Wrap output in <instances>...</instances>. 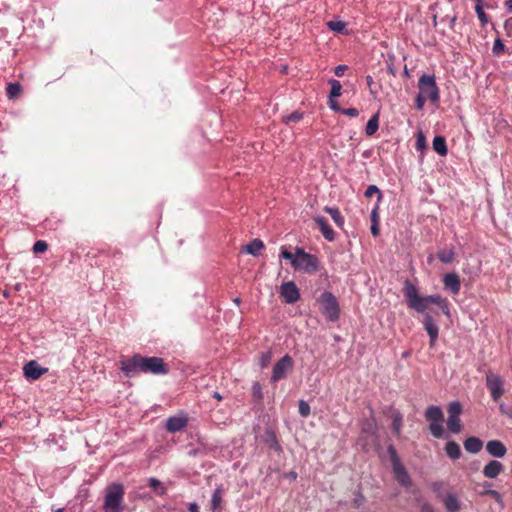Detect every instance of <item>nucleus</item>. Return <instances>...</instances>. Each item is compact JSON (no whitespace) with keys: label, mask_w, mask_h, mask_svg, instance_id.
I'll use <instances>...</instances> for the list:
<instances>
[{"label":"nucleus","mask_w":512,"mask_h":512,"mask_svg":"<svg viewBox=\"0 0 512 512\" xmlns=\"http://www.w3.org/2000/svg\"><path fill=\"white\" fill-rule=\"evenodd\" d=\"M319 228L326 240L333 241L335 239V231L332 229V226H319Z\"/></svg>","instance_id":"36"},{"label":"nucleus","mask_w":512,"mask_h":512,"mask_svg":"<svg viewBox=\"0 0 512 512\" xmlns=\"http://www.w3.org/2000/svg\"><path fill=\"white\" fill-rule=\"evenodd\" d=\"M379 216L377 212V207H375L371 212V224H378Z\"/></svg>","instance_id":"51"},{"label":"nucleus","mask_w":512,"mask_h":512,"mask_svg":"<svg viewBox=\"0 0 512 512\" xmlns=\"http://www.w3.org/2000/svg\"><path fill=\"white\" fill-rule=\"evenodd\" d=\"M328 105L331 110L350 117H357L359 115V111L356 108H342L336 100L328 101Z\"/></svg>","instance_id":"21"},{"label":"nucleus","mask_w":512,"mask_h":512,"mask_svg":"<svg viewBox=\"0 0 512 512\" xmlns=\"http://www.w3.org/2000/svg\"><path fill=\"white\" fill-rule=\"evenodd\" d=\"M124 486L113 482L106 487L103 503V512H122L124 502Z\"/></svg>","instance_id":"4"},{"label":"nucleus","mask_w":512,"mask_h":512,"mask_svg":"<svg viewBox=\"0 0 512 512\" xmlns=\"http://www.w3.org/2000/svg\"><path fill=\"white\" fill-rule=\"evenodd\" d=\"M445 507L449 512H457L460 509L458 499L449 494L445 499Z\"/></svg>","instance_id":"31"},{"label":"nucleus","mask_w":512,"mask_h":512,"mask_svg":"<svg viewBox=\"0 0 512 512\" xmlns=\"http://www.w3.org/2000/svg\"><path fill=\"white\" fill-rule=\"evenodd\" d=\"M47 249H48V244L46 243V241H43V240H37L32 247V251L35 254L44 253L47 251Z\"/></svg>","instance_id":"38"},{"label":"nucleus","mask_w":512,"mask_h":512,"mask_svg":"<svg viewBox=\"0 0 512 512\" xmlns=\"http://www.w3.org/2000/svg\"><path fill=\"white\" fill-rule=\"evenodd\" d=\"M482 447L483 442L478 437L471 436L464 441L465 450L471 454H477L481 451Z\"/></svg>","instance_id":"20"},{"label":"nucleus","mask_w":512,"mask_h":512,"mask_svg":"<svg viewBox=\"0 0 512 512\" xmlns=\"http://www.w3.org/2000/svg\"><path fill=\"white\" fill-rule=\"evenodd\" d=\"M222 493H223V490H222V487L219 486L217 487L213 494H212V498H211V508H212V511L213 512H217V510L220 509L221 507V503H222Z\"/></svg>","instance_id":"27"},{"label":"nucleus","mask_w":512,"mask_h":512,"mask_svg":"<svg viewBox=\"0 0 512 512\" xmlns=\"http://www.w3.org/2000/svg\"><path fill=\"white\" fill-rule=\"evenodd\" d=\"M403 75L407 78L410 77V73L406 65L404 66Z\"/></svg>","instance_id":"59"},{"label":"nucleus","mask_w":512,"mask_h":512,"mask_svg":"<svg viewBox=\"0 0 512 512\" xmlns=\"http://www.w3.org/2000/svg\"><path fill=\"white\" fill-rule=\"evenodd\" d=\"M403 294L406 298L408 307L415 310L418 313L425 314L429 305L435 304L439 306V308L445 315H450L447 299L443 298L439 294L421 296L418 292L417 287L414 284H412L409 280H406L404 283Z\"/></svg>","instance_id":"2"},{"label":"nucleus","mask_w":512,"mask_h":512,"mask_svg":"<svg viewBox=\"0 0 512 512\" xmlns=\"http://www.w3.org/2000/svg\"><path fill=\"white\" fill-rule=\"evenodd\" d=\"M423 512H433V511H432V509L429 506L425 505L423 507Z\"/></svg>","instance_id":"60"},{"label":"nucleus","mask_w":512,"mask_h":512,"mask_svg":"<svg viewBox=\"0 0 512 512\" xmlns=\"http://www.w3.org/2000/svg\"><path fill=\"white\" fill-rule=\"evenodd\" d=\"M425 418L429 422V431L437 439L444 437V415L439 406H429L425 411Z\"/></svg>","instance_id":"5"},{"label":"nucleus","mask_w":512,"mask_h":512,"mask_svg":"<svg viewBox=\"0 0 512 512\" xmlns=\"http://www.w3.org/2000/svg\"><path fill=\"white\" fill-rule=\"evenodd\" d=\"M270 359H271V354L269 352L262 353V355L260 357V366L266 367L268 365V363L270 362Z\"/></svg>","instance_id":"44"},{"label":"nucleus","mask_w":512,"mask_h":512,"mask_svg":"<svg viewBox=\"0 0 512 512\" xmlns=\"http://www.w3.org/2000/svg\"><path fill=\"white\" fill-rule=\"evenodd\" d=\"M363 502H364V496L362 495L361 492L358 491L356 494V497L354 499V504L358 508L363 504Z\"/></svg>","instance_id":"50"},{"label":"nucleus","mask_w":512,"mask_h":512,"mask_svg":"<svg viewBox=\"0 0 512 512\" xmlns=\"http://www.w3.org/2000/svg\"><path fill=\"white\" fill-rule=\"evenodd\" d=\"M213 398L217 399L218 401L223 399V397L220 395V393H218L216 391L213 393Z\"/></svg>","instance_id":"57"},{"label":"nucleus","mask_w":512,"mask_h":512,"mask_svg":"<svg viewBox=\"0 0 512 512\" xmlns=\"http://www.w3.org/2000/svg\"><path fill=\"white\" fill-rule=\"evenodd\" d=\"M445 452L447 456L453 460L459 459L462 454L459 444L455 441H449L446 443Z\"/></svg>","instance_id":"22"},{"label":"nucleus","mask_w":512,"mask_h":512,"mask_svg":"<svg viewBox=\"0 0 512 512\" xmlns=\"http://www.w3.org/2000/svg\"><path fill=\"white\" fill-rule=\"evenodd\" d=\"M294 366L293 359L290 355L286 354L280 358L273 366L271 382L275 383L285 379Z\"/></svg>","instance_id":"9"},{"label":"nucleus","mask_w":512,"mask_h":512,"mask_svg":"<svg viewBox=\"0 0 512 512\" xmlns=\"http://www.w3.org/2000/svg\"><path fill=\"white\" fill-rule=\"evenodd\" d=\"M298 408H299V414L302 417H308L309 416V414H310V406H309V404L306 401L300 400Z\"/></svg>","instance_id":"41"},{"label":"nucleus","mask_w":512,"mask_h":512,"mask_svg":"<svg viewBox=\"0 0 512 512\" xmlns=\"http://www.w3.org/2000/svg\"><path fill=\"white\" fill-rule=\"evenodd\" d=\"M265 248V245L262 240L260 239H254L249 244L242 247L241 251L245 252L247 254L258 256L260 255L261 251Z\"/></svg>","instance_id":"19"},{"label":"nucleus","mask_w":512,"mask_h":512,"mask_svg":"<svg viewBox=\"0 0 512 512\" xmlns=\"http://www.w3.org/2000/svg\"><path fill=\"white\" fill-rule=\"evenodd\" d=\"M505 52V45L500 38H496L492 47V53L495 56H500Z\"/></svg>","instance_id":"35"},{"label":"nucleus","mask_w":512,"mask_h":512,"mask_svg":"<svg viewBox=\"0 0 512 512\" xmlns=\"http://www.w3.org/2000/svg\"><path fill=\"white\" fill-rule=\"evenodd\" d=\"M325 211L331 216L336 224H343L344 219L337 207H325Z\"/></svg>","instance_id":"33"},{"label":"nucleus","mask_w":512,"mask_h":512,"mask_svg":"<svg viewBox=\"0 0 512 512\" xmlns=\"http://www.w3.org/2000/svg\"><path fill=\"white\" fill-rule=\"evenodd\" d=\"M426 100H428V98L422 96L421 94L418 93L416 99H415V106L418 110H422L424 105H425V102Z\"/></svg>","instance_id":"43"},{"label":"nucleus","mask_w":512,"mask_h":512,"mask_svg":"<svg viewBox=\"0 0 512 512\" xmlns=\"http://www.w3.org/2000/svg\"><path fill=\"white\" fill-rule=\"evenodd\" d=\"M475 12L478 16L479 21L481 22L482 26H486L488 23V16L484 12L483 5H475Z\"/></svg>","instance_id":"37"},{"label":"nucleus","mask_w":512,"mask_h":512,"mask_svg":"<svg viewBox=\"0 0 512 512\" xmlns=\"http://www.w3.org/2000/svg\"><path fill=\"white\" fill-rule=\"evenodd\" d=\"M504 466L498 460H491L483 468V475L486 478H496L501 472H503Z\"/></svg>","instance_id":"17"},{"label":"nucleus","mask_w":512,"mask_h":512,"mask_svg":"<svg viewBox=\"0 0 512 512\" xmlns=\"http://www.w3.org/2000/svg\"><path fill=\"white\" fill-rule=\"evenodd\" d=\"M374 194H377V196H378V200H381V198H382V193H381L380 189H379L376 185H369V186L367 187V189L365 190V193H364L365 197H366V198H370V197H372Z\"/></svg>","instance_id":"39"},{"label":"nucleus","mask_w":512,"mask_h":512,"mask_svg":"<svg viewBox=\"0 0 512 512\" xmlns=\"http://www.w3.org/2000/svg\"><path fill=\"white\" fill-rule=\"evenodd\" d=\"M476 5H483V0H476Z\"/></svg>","instance_id":"63"},{"label":"nucleus","mask_w":512,"mask_h":512,"mask_svg":"<svg viewBox=\"0 0 512 512\" xmlns=\"http://www.w3.org/2000/svg\"><path fill=\"white\" fill-rule=\"evenodd\" d=\"M423 326L430 338V347H434L439 335V327L430 313H425Z\"/></svg>","instance_id":"12"},{"label":"nucleus","mask_w":512,"mask_h":512,"mask_svg":"<svg viewBox=\"0 0 512 512\" xmlns=\"http://www.w3.org/2000/svg\"><path fill=\"white\" fill-rule=\"evenodd\" d=\"M316 222H317V224H321V225L327 224L326 221L322 217L316 218Z\"/></svg>","instance_id":"58"},{"label":"nucleus","mask_w":512,"mask_h":512,"mask_svg":"<svg viewBox=\"0 0 512 512\" xmlns=\"http://www.w3.org/2000/svg\"><path fill=\"white\" fill-rule=\"evenodd\" d=\"M505 6H506L507 10L512 13V0H507L505 2Z\"/></svg>","instance_id":"56"},{"label":"nucleus","mask_w":512,"mask_h":512,"mask_svg":"<svg viewBox=\"0 0 512 512\" xmlns=\"http://www.w3.org/2000/svg\"><path fill=\"white\" fill-rule=\"evenodd\" d=\"M302 118H303V113H302V112L294 111V112H292L291 114L287 115V116L284 118V122H285V123H290V122L297 123V122H299Z\"/></svg>","instance_id":"40"},{"label":"nucleus","mask_w":512,"mask_h":512,"mask_svg":"<svg viewBox=\"0 0 512 512\" xmlns=\"http://www.w3.org/2000/svg\"><path fill=\"white\" fill-rule=\"evenodd\" d=\"M433 149L440 155L446 156L448 153L446 139L443 136H435L433 139Z\"/></svg>","instance_id":"23"},{"label":"nucleus","mask_w":512,"mask_h":512,"mask_svg":"<svg viewBox=\"0 0 512 512\" xmlns=\"http://www.w3.org/2000/svg\"><path fill=\"white\" fill-rule=\"evenodd\" d=\"M371 227V232L373 234V236H378L380 234V226H370Z\"/></svg>","instance_id":"54"},{"label":"nucleus","mask_w":512,"mask_h":512,"mask_svg":"<svg viewBox=\"0 0 512 512\" xmlns=\"http://www.w3.org/2000/svg\"><path fill=\"white\" fill-rule=\"evenodd\" d=\"M280 295L288 304H293L300 299L299 289L293 281H288L281 285Z\"/></svg>","instance_id":"11"},{"label":"nucleus","mask_w":512,"mask_h":512,"mask_svg":"<svg viewBox=\"0 0 512 512\" xmlns=\"http://www.w3.org/2000/svg\"><path fill=\"white\" fill-rule=\"evenodd\" d=\"M499 410L502 414H504L512 419V408L506 406L504 403H501L499 405Z\"/></svg>","instance_id":"45"},{"label":"nucleus","mask_w":512,"mask_h":512,"mask_svg":"<svg viewBox=\"0 0 512 512\" xmlns=\"http://www.w3.org/2000/svg\"><path fill=\"white\" fill-rule=\"evenodd\" d=\"M486 451L493 457L502 458L506 454L507 449L501 441L490 440L486 444Z\"/></svg>","instance_id":"18"},{"label":"nucleus","mask_w":512,"mask_h":512,"mask_svg":"<svg viewBox=\"0 0 512 512\" xmlns=\"http://www.w3.org/2000/svg\"><path fill=\"white\" fill-rule=\"evenodd\" d=\"M486 386L494 401H498L504 393L503 381L500 376L489 373L486 375Z\"/></svg>","instance_id":"10"},{"label":"nucleus","mask_w":512,"mask_h":512,"mask_svg":"<svg viewBox=\"0 0 512 512\" xmlns=\"http://www.w3.org/2000/svg\"><path fill=\"white\" fill-rule=\"evenodd\" d=\"M148 485L159 496H164L167 493L166 487L156 478L151 477L148 480Z\"/></svg>","instance_id":"26"},{"label":"nucleus","mask_w":512,"mask_h":512,"mask_svg":"<svg viewBox=\"0 0 512 512\" xmlns=\"http://www.w3.org/2000/svg\"><path fill=\"white\" fill-rule=\"evenodd\" d=\"M327 26L330 30L345 34L347 32V25L344 21H329Z\"/></svg>","instance_id":"32"},{"label":"nucleus","mask_w":512,"mask_h":512,"mask_svg":"<svg viewBox=\"0 0 512 512\" xmlns=\"http://www.w3.org/2000/svg\"><path fill=\"white\" fill-rule=\"evenodd\" d=\"M463 407L459 401L450 402L447 406L448 419L447 428L453 434H458L462 430L460 415Z\"/></svg>","instance_id":"8"},{"label":"nucleus","mask_w":512,"mask_h":512,"mask_svg":"<svg viewBox=\"0 0 512 512\" xmlns=\"http://www.w3.org/2000/svg\"><path fill=\"white\" fill-rule=\"evenodd\" d=\"M120 369L129 378L139 373L166 375L169 372V367L162 358L156 356L145 357L140 354L121 360Z\"/></svg>","instance_id":"1"},{"label":"nucleus","mask_w":512,"mask_h":512,"mask_svg":"<svg viewBox=\"0 0 512 512\" xmlns=\"http://www.w3.org/2000/svg\"><path fill=\"white\" fill-rule=\"evenodd\" d=\"M252 395H253V397H255L258 400L262 399L263 394H262V387H261L260 383H258V382L253 383Z\"/></svg>","instance_id":"42"},{"label":"nucleus","mask_w":512,"mask_h":512,"mask_svg":"<svg viewBox=\"0 0 512 512\" xmlns=\"http://www.w3.org/2000/svg\"><path fill=\"white\" fill-rule=\"evenodd\" d=\"M321 312L325 317L334 322L339 318V304L336 297L328 291L321 294L319 298Z\"/></svg>","instance_id":"7"},{"label":"nucleus","mask_w":512,"mask_h":512,"mask_svg":"<svg viewBox=\"0 0 512 512\" xmlns=\"http://www.w3.org/2000/svg\"><path fill=\"white\" fill-rule=\"evenodd\" d=\"M440 486H441V483H438V482H436V483H434V484H433L434 489H437V488H439Z\"/></svg>","instance_id":"62"},{"label":"nucleus","mask_w":512,"mask_h":512,"mask_svg":"<svg viewBox=\"0 0 512 512\" xmlns=\"http://www.w3.org/2000/svg\"><path fill=\"white\" fill-rule=\"evenodd\" d=\"M21 93H22V86L17 82L9 83L6 86V95L9 99L18 98Z\"/></svg>","instance_id":"29"},{"label":"nucleus","mask_w":512,"mask_h":512,"mask_svg":"<svg viewBox=\"0 0 512 512\" xmlns=\"http://www.w3.org/2000/svg\"><path fill=\"white\" fill-rule=\"evenodd\" d=\"M387 72L394 77L396 76L397 71L392 63H387Z\"/></svg>","instance_id":"52"},{"label":"nucleus","mask_w":512,"mask_h":512,"mask_svg":"<svg viewBox=\"0 0 512 512\" xmlns=\"http://www.w3.org/2000/svg\"><path fill=\"white\" fill-rule=\"evenodd\" d=\"M401 427H402V415L399 412H395L393 414V419H392L393 432L396 435H399L400 431H401Z\"/></svg>","instance_id":"34"},{"label":"nucleus","mask_w":512,"mask_h":512,"mask_svg":"<svg viewBox=\"0 0 512 512\" xmlns=\"http://www.w3.org/2000/svg\"><path fill=\"white\" fill-rule=\"evenodd\" d=\"M419 94L432 103L439 102L440 92L434 75L423 74L418 80Z\"/></svg>","instance_id":"6"},{"label":"nucleus","mask_w":512,"mask_h":512,"mask_svg":"<svg viewBox=\"0 0 512 512\" xmlns=\"http://www.w3.org/2000/svg\"><path fill=\"white\" fill-rule=\"evenodd\" d=\"M47 368L41 367L36 361H29L24 365L23 372L24 376L29 380H37L40 378L45 372Z\"/></svg>","instance_id":"14"},{"label":"nucleus","mask_w":512,"mask_h":512,"mask_svg":"<svg viewBox=\"0 0 512 512\" xmlns=\"http://www.w3.org/2000/svg\"><path fill=\"white\" fill-rule=\"evenodd\" d=\"M289 477H290L291 479H296L297 474H296L295 472H290V473H289Z\"/></svg>","instance_id":"61"},{"label":"nucleus","mask_w":512,"mask_h":512,"mask_svg":"<svg viewBox=\"0 0 512 512\" xmlns=\"http://www.w3.org/2000/svg\"><path fill=\"white\" fill-rule=\"evenodd\" d=\"M438 258L442 263L450 264L455 259V251L452 248H445L438 252Z\"/></svg>","instance_id":"28"},{"label":"nucleus","mask_w":512,"mask_h":512,"mask_svg":"<svg viewBox=\"0 0 512 512\" xmlns=\"http://www.w3.org/2000/svg\"><path fill=\"white\" fill-rule=\"evenodd\" d=\"M265 442L268 445V447L275 452L280 453L282 451V447L279 444L275 433L272 430H268L265 433Z\"/></svg>","instance_id":"24"},{"label":"nucleus","mask_w":512,"mask_h":512,"mask_svg":"<svg viewBox=\"0 0 512 512\" xmlns=\"http://www.w3.org/2000/svg\"><path fill=\"white\" fill-rule=\"evenodd\" d=\"M188 424V418L185 413L181 412L175 416H171L166 420V430L170 433L182 431Z\"/></svg>","instance_id":"13"},{"label":"nucleus","mask_w":512,"mask_h":512,"mask_svg":"<svg viewBox=\"0 0 512 512\" xmlns=\"http://www.w3.org/2000/svg\"><path fill=\"white\" fill-rule=\"evenodd\" d=\"M280 257L288 260L295 271L313 274L319 270L318 257L305 252L300 247H295L294 252H292L286 246H282Z\"/></svg>","instance_id":"3"},{"label":"nucleus","mask_w":512,"mask_h":512,"mask_svg":"<svg viewBox=\"0 0 512 512\" xmlns=\"http://www.w3.org/2000/svg\"><path fill=\"white\" fill-rule=\"evenodd\" d=\"M188 511L189 512H199V506L195 502L190 503L188 506Z\"/></svg>","instance_id":"53"},{"label":"nucleus","mask_w":512,"mask_h":512,"mask_svg":"<svg viewBox=\"0 0 512 512\" xmlns=\"http://www.w3.org/2000/svg\"><path fill=\"white\" fill-rule=\"evenodd\" d=\"M55 512H64V508H59Z\"/></svg>","instance_id":"64"},{"label":"nucleus","mask_w":512,"mask_h":512,"mask_svg":"<svg viewBox=\"0 0 512 512\" xmlns=\"http://www.w3.org/2000/svg\"><path fill=\"white\" fill-rule=\"evenodd\" d=\"M366 83H367L369 88L372 87V84L374 83V81H373V77L371 75H367L366 76Z\"/></svg>","instance_id":"55"},{"label":"nucleus","mask_w":512,"mask_h":512,"mask_svg":"<svg viewBox=\"0 0 512 512\" xmlns=\"http://www.w3.org/2000/svg\"><path fill=\"white\" fill-rule=\"evenodd\" d=\"M388 453H389V455L391 457L392 464L396 463V461H400V459H399V457L397 455V452H396L395 448L392 445H390L388 447Z\"/></svg>","instance_id":"47"},{"label":"nucleus","mask_w":512,"mask_h":512,"mask_svg":"<svg viewBox=\"0 0 512 512\" xmlns=\"http://www.w3.org/2000/svg\"><path fill=\"white\" fill-rule=\"evenodd\" d=\"M329 84L331 86V91L328 101L336 100L337 97L341 96L342 85L340 81L336 79H330Z\"/></svg>","instance_id":"30"},{"label":"nucleus","mask_w":512,"mask_h":512,"mask_svg":"<svg viewBox=\"0 0 512 512\" xmlns=\"http://www.w3.org/2000/svg\"><path fill=\"white\" fill-rule=\"evenodd\" d=\"M444 288L452 294H458L461 289V282L456 273H447L443 277Z\"/></svg>","instance_id":"16"},{"label":"nucleus","mask_w":512,"mask_h":512,"mask_svg":"<svg viewBox=\"0 0 512 512\" xmlns=\"http://www.w3.org/2000/svg\"><path fill=\"white\" fill-rule=\"evenodd\" d=\"M347 69V65H338L335 67L334 73L336 76L342 77Z\"/></svg>","instance_id":"48"},{"label":"nucleus","mask_w":512,"mask_h":512,"mask_svg":"<svg viewBox=\"0 0 512 512\" xmlns=\"http://www.w3.org/2000/svg\"><path fill=\"white\" fill-rule=\"evenodd\" d=\"M504 29L506 31L507 36L512 37V17L505 20Z\"/></svg>","instance_id":"46"},{"label":"nucleus","mask_w":512,"mask_h":512,"mask_svg":"<svg viewBox=\"0 0 512 512\" xmlns=\"http://www.w3.org/2000/svg\"><path fill=\"white\" fill-rule=\"evenodd\" d=\"M392 468L397 482L403 487H410L412 484L411 478L401 462L396 461L392 464Z\"/></svg>","instance_id":"15"},{"label":"nucleus","mask_w":512,"mask_h":512,"mask_svg":"<svg viewBox=\"0 0 512 512\" xmlns=\"http://www.w3.org/2000/svg\"><path fill=\"white\" fill-rule=\"evenodd\" d=\"M416 147H417V149H422L425 147V137L422 133H419V135L417 137Z\"/></svg>","instance_id":"49"},{"label":"nucleus","mask_w":512,"mask_h":512,"mask_svg":"<svg viewBox=\"0 0 512 512\" xmlns=\"http://www.w3.org/2000/svg\"><path fill=\"white\" fill-rule=\"evenodd\" d=\"M379 128V112L374 114L368 121L365 133L367 136H373Z\"/></svg>","instance_id":"25"}]
</instances>
